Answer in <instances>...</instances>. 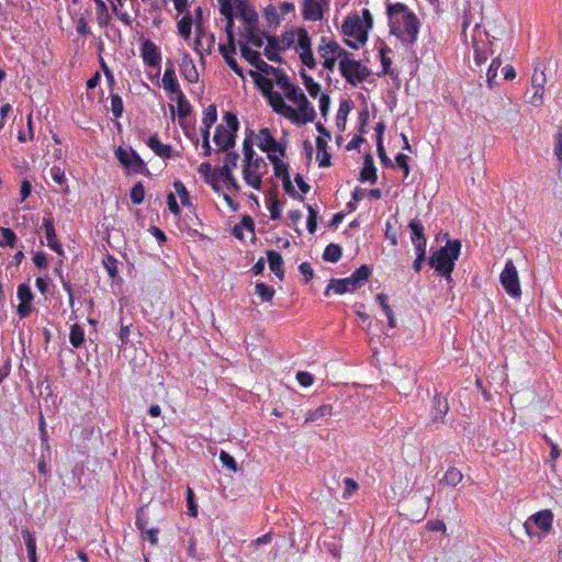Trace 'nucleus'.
I'll use <instances>...</instances> for the list:
<instances>
[{
	"mask_svg": "<svg viewBox=\"0 0 562 562\" xmlns=\"http://www.w3.org/2000/svg\"><path fill=\"white\" fill-rule=\"evenodd\" d=\"M454 259H457V239L448 240L447 246L435 251L430 256L428 263L438 276L445 278L449 283H451Z\"/></svg>",
	"mask_w": 562,
	"mask_h": 562,
	"instance_id": "nucleus-1",
	"label": "nucleus"
},
{
	"mask_svg": "<svg viewBox=\"0 0 562 562\" xmlns=\"http://www.w3.org/2000/svg\"><path fill=\"white\" fill-rule=\"evenodd\" d=\"M341 33L345 36V44L358 49L367 43L369 30L359 15L349 14L341 25Z\"/></svg>",
	"mask_w": 562,
	"mask_h": 562,
	"instance_id": "nucleus-2",
	"label": "nucleus"
},
{
	"mask_svg": "<svg viewBox=\"0 0 562 562\" xmlns=\"http://www.w3.org/2000/svg\"><path fill=\"white\" fill-rule=\"evenodd\" d=\"M226 126L220 124L215 128L213 140L222 151H227L235 146L236 134L239 127V122L236 114L225 112L223 116Z\"/></svg>",
	"mask_w": 562,
	"mask_h": 562,
	"instance_id": "nucleus-3",
	"label": "nucleus"
},
{
	"mask_svg": "<svg viewBox=\"0 0 562 562\" xmlns=\"http://www.w3.org/2000/svg\"><path fill=\"white\" fill-rule=\"evenodd\" d=\"M339 71L342 78L351 86L363 82L371 75V70L367 66L362 65L360 60L351 58V54L346 55L339 61Z\"/></svg>",
	"mask_w": 562,
	"mask_h": 562,
	"instance_id": "nucleus-4",
	"label": "nucleus"
},
{
	"mask_svg": "<svg viewBox=\"0 0 562 562\" xmlns=\"http://www.w3.org/2000/svg\"><path fill=\"white\" fill-rule=\"evenodd\" d=\"M392 34L396 35L402 43L412 45L417 40L419 32V21L414 13L405 14L403 19V27L395 26V23L391 24Z\"/></svg>",
	"mask_w": 562,
	"mask_h": 562,
	"instance_id": "nucleus-5",
	"label": "nucleus"
},
{
	"mask_svg": "<svg viewBox=\"0 0 562 562\" xmlns=\"http://www.w3.org/2000/svg\"><path fill=\"white\" fill-rule=\"evenodd\" d=\"M499 281L506 293L512 297H519L521 289L517 269L512 260H507L499 276Z\"/></svg>",
	"mask_w": 562,
	"mask_h": 562,
	"instance_id": "nucleus-6",
	"label": "nucleus"
},
{
	"mask_svg": "<svg viewBox=\"0 0 562 562\" xmlns=\"http://www.w3.org/2000/svg\"><path fill=\"white\" fill-rule=\"evenodd\" d=\"M553 522V514L550 509H542L531 515L524 524L526 532L532 537L536 535L533 528H539L542 532L547 533L551 530Z\"/></svg>",
	"mask_w": 562,
	"mask_h": 562,
	"instance_id": "nucleus-7",
	"label": "nucleus"
},
{
	"mask_svg": "<svg viewBox=\"0 0 562 562\" xmlns=\"http://www.w3.org/2000/svg\"><path fill=\"white\" fill-rule=\"evenodd\" d=\"M547 77L541 63H538L535 67L533 75L531 77V86L533 89L532 95L527 100L531 105L539 108L543 104V93Z\"/></svg>",
	"mask_w": 562,
	"mask_h": 562,
	"instance_id": "nucleus-8",
	"label": "nucleus"
},
{
	"mask_svg": "<svg viewBox=\"0 0 562 562\" xmlns=\"http://www.w3.org/2000/svg\"><path fill=\"white\" fill-rule=\"evenodd\" d=\"M293 103L297 105V110L294 109L295 115L289 114L288 120H290L291 122H293L297 125H303V124L313 122L315 120L316 112H315L314 108L311 105V103L308 102L305 94H303L302 97L299 95V99Z\"/></svg>",
	"mask_w": 562,
	"mask_h": 562,
	"instance_id": "nucleus-9",
	"label": "nucleus"
},
{
	"mask_svg": "<svg viewBox=\"0 0 562 562\" xmlns=\"http://www.w3.org/2000/svg\"><path fill=\"white\" fill-rule=\"evenodd\" d=\"M261 167H267L261 157H257L254 161H248L243 166V178L246 184L255 190L261 189L262 175L259 171Z\"/></svg>",
	"mask_w": 562,
	"mask_h": 562,
	"instance_id": "nucleus-10",
	"label": "nucleus"
},
{
	"mask_svg": "<svg viewBox=\"0 0 562 562\" xmlns=\"http://www.w3.org/2000/svg\"><path fill=\"white\" fill-rule=\"evenodd\" d=\"M317 53L321 58H339V61L342 60L346 55H350L336 40L329 36L321 37Z\"/></svg>",
	"mask_w": 562,
	"mask_h": 562,
	"instance_id": "nucleus-11",
	"label": "nucleus"
},
{
	"mask_svg": "<svg viewBox=\"0 0 562 562\" xmlns=\"http://www.w3.org/2000/svg\"><path fill=\"white\" fill-rule=\"evenodd\" d=\"M241 56L254 66L260 74L265 75H273L278 72V68H274L271 65H268L260 56V53L251 49L246 44L240 45Z\"/></svg>",
	"mask_w": 562,
	"mask_h": 562,
	"instance_id": "nucleus-12",
	"label": "nucleus"
},
{
	"mask_svg": "<svg viewBox=\"0 0 562 562\" xmlns=\"http://www.w3.org/2000/svg\"><path fill=\"white\" fill-rule=\"evenodd\" d=\"M257 146L260 150L269 154H273L279 151L282 156L285 154V149L281 146L280 143L272 136L269 128H260L257 134Z\"/></svg>",
	"mask_w": 562,
	"mask_h": 562,
	"instance_id": "nucleus-13",
	"label": "nucleus"
},
{
	"mask_svg": "<svg viewBox=\"0 0 562 562\" xmlns=\"http://www.w3.org/2000/svg\"><path fill=\"white\" fill-rule=\"evenodd\" d=\"M16 294L20 301L16 307V313L20 318H26L32 312V301L34 297L31 286L26 283L19 284Z\"/></svg>",
	"mask_w": 562,
	"mask_h": 562,
	"instance_id": "nucleus-14",
	"label": "nucleus"
},
{
	"mask_svg": "<svg viewBox=\"0 0 562 562\" xmlns=\"http://www.w3.org/2000/svg\"><path fill=\"white\" fill-rule=\"evenodd\" d=\"M45 237L47 239V246L57 252L58 255L64 254L63 245L58 241L55 231V220L52 213H47L43 218L42 226Z\"/></svg>",
	"mask_w": 562,
	"mask_h": 562,
	"instance_id": "nucleus-15",
	"label": "nucleus"
},
{
	"mask_svg": "<svg viewBox=\"0 0 562 562\" xmlns=\"http://www.w3.org/2000/svg\"><path fill=\"white\" fill-rule=\"evenodd\" d=\"M274 80L277 86L291 102H295L299 95L302 97L304 94L296 85L289 80V77L283 71L278 70V72L274 74Z\"/></svg>",
	"mask_w": 562,
	"mask_h": 562,
	"instance_id": "nucleus-16",
	"label": "nucleus"
},
{
	"mask_svg": "<svg viewBox=\"0 0 562 562\" xmlns=\"http://www.w3.org/2000/svg\"><path fill=\"white\" fill-rule=\"evenodd\" d=\"M140 56L148 67H158L161 60L159 47L149 40L143 42Z\"/></svg>",
	"mask_w": 562,
	"mask_h": 562,
	"instance_id": "nucleus-17",
	"label": "nucleus"
},
{
	"mask_svg": "<svg viewBox=\"0 0 562 562\" xmlns=\"http://www.w3.org/2000/svg\"><path fill=\"white\" fill-rule=\"evenodd\" d=\"M302 18L305 21L311 22L322 21L324 18V11L321 0H304Z\"/></svg>",
	"mask_w": 562,
	"mask_h": 562,
	"instance_id": "nucleus-18",
	"label": "nucleus"
},
{
	"mask_svg": "<svg viewBox=\"0 0 562 562\" xmlns=\"http://www.w3.org/2000/svg\"><path fill=\"white\" fill-rule=\"evenodd\" d=\"M267 43L270 45V48H274L277 50L283 52L292 47L295 43V31H285L278 36H266Z\"/></svg>",
	"mask_w": 562,
	"mask_h": 562,
	"instance_id": "nucleus-19",
	"label": "nucleus"
},
{
	"mask_svg": "<svg viewBox=\"0 0 562 562\" xmlns=\"http://www.w3.org/2000/svg\"><path fill=\"white\" fill-rule=\"evenodd\" d=\"M411 231V240L415 250H426L427 240L424 233V225L419 220H412L408 224Z\"/></svg>",
	"mask_w": 562,
	"mask_h": 562,
	"instance_id": "nucleus-20",
	"label": "nucleus"
},
{
	"mask_svg": "<svg viewBox=\"0 0 562 562\" xmlns=\"http://www.w3.org/2000/svg\"><path fill=\"white\" fill-rule=\"evenodd\" d=\"M358 286L353 283L350 277L344 279H331L324 292L325 296L329 295L330 291L336 294L342 295L348 292H355Z\"/></svg>",
	"mask_w": 562,
	"mask_h": 562,
	"instance_id": "nucleus-21",
	"label": "nucleus"
},
{
	"mask_svg": "<svg viewBox=\"0 0 562 562\" xmlns=\"http://www.w3.org/2000/svg\"><path fill=\"white\" fill-rule=\"evenodd\" d=\"M268 104L272 108L273 112L277 114H280L288 119V115H295L294 109L290 105H288L283 97L279 92H271L269 95L266 97Z\"/></svg>",
	"mask_w": 562,
	"mask_h": 562,
	"instance_id": "nucleus-22",
	"label": "nucleus"
},
{
	"mask_svg": "<svg viewBox=\"0 0 562 562\" xmlns=\"http://www.w3.org/2000/svg\"><path fill=\"white\" fill-rule=\"evenodd\" d=\"M147 146L160 158L170 159L175 156V151L170 145L162 144L158 135H151L147 140Z\"/></svg>",
	"mask_w": 562,
	"mask_h": 562,
	"instance_id": "nucleus-23",
	"label": "nucleus"
},
{
	"mask_svg": "<svg viewBox=\"0 0 562 562\" xmlns=\"http://www.w3.org/2000/svg\"><path fill=\"white\" fill-rule=\"evenodd\" d=\"M162 87L168 93L178 94L182 92L176 76L173 65L170 61L162 76Z\"/></svg>",
	"mask_w": 562,
	"mask_h": 562,
	"instance_id": "nucleus-24",
	"label": "nucleus"
},
{
	"mask_svg": "<svg viewBox=\"0 0 562 562\" xmlns=\"http://www.w3.org/2000/svg\"><path fill=\"white\" fill-rule=\"evenodd\" d=\"M359 180L361 182L369 181L371 183H375L378 180L376 168L374 166L373 158L370 154L364 156L363 167L360 171Z\"/></svg>",
	"mask_w": 562,
	"mask_h": 562,
	"instance_id": "nucleus-25",
	"label": "nucleus"
},
{
	"mask_svg": "<svg viewBox=\"0 0 562 562\" xmlns=\"http://www.w3.org/2000/svg\"><path fill=\"white\" fill-rule=\"evenodd\" d=\"M180 72L183 76V78L190 82L195 83L199 80V72L196 70V67L191 58H189L188 55H186L180 65Z\"/></svg>",
	"mask_w": 562,
	"mask_h": 562,
	"instance_id": "nucleus-26",
	"label": "nucleus"
},
{
	"mask_svg": "<svg viewBox=\"0 0 562 562\" xmlns=\"http://www.w3.org/2000/svg\"><path fill=\"white\" fill-rule=\"evenodd\" d=\"M267 259L270 270L280 280L284 278L283 259L282 256L276 250L267 251Z\"/></svg>",
	"mask_w": 562,
	"mask_h": 562,
	"instance_id": "nucleus-27",
	"label": "nucleus"
},
{
	"mask_svg": "<svg viewBox=\"0 0 562 562\" xmlns=\"http://www.w3.org/2000/svg\"><path fill=\"white\" fill-rule=\"evenodd\" d=\"M220 13L225 18V33L227 35V40H235L234 36V8L228 3H221Z\"/></svg>",
	"mask_w": 562,
	"mask_h": 562,
	"instance_id": "nucleus-28",
	"label": "nucleus"
},
{
	"mask_svg": "<svg viewBox=\"0 0 562 562\" xmlns=\"http://www.w3.org/2000/svg\"><path fill=\"white\" fill-rule=\"evenodd\" d=\"M250 76L252 77L256 87L261 91L265 98L273 92L272 80L265 77L262 74L252 70H250Z\"/></svg>",
	"mask_w": 562,
	"mask_h": 562,
	"instance_id": "nucleus-29",
	"label": "nucleus"
},
{
	"mask_svg": "<svg viewBox=\"0 0 562 562\" xmlns=\"http://www.w3.org/2000/svg\"><path fill=\"white\" fill-rule=\"evenodd\" d=\"M333 414V406L330 404H324L316 409L308 411L305 416V424L314 423L324 417Z\"/></svg>",
	"mask_w": 562,
	"mask_h": 562,
	"instance_id": "nucleus-30",
	"label": "nucleus"
},
{
	"mask_svg": "<svg viewBox=\"0 0 562 562\" xmlns=\"http://www.w3.org/2000/svg\"><path fill=\"white\" fill-rule=\"evenodd\" d=\"M97 10V22L100 27H106L111 22V15L103 0H93Z\"/></svg>",
	"mask_w": 562,
	"mask_h": 562,
	"instance_id": "nucleus-31",
	"label": "nucleus"
},
{
	"mask_svg": "<svg viewBox=\"0 0 562 562\" xmlns=\"http://www.w3.org/2000/svg\"><path fill=\"white\" fill-rule=\"evenodd\" d=\"M193 24V18L189 11L178 21L177 29L179 35L183 40H189L191 36V30Z\"/></svg>",
	"mask_w": 562,
	"mask_h": 562,
	"instance_id": "nucleus-32",
	"label": "nucleus"
},
{
	"mask_svg": "<svg viewBox=\"0 0 562 562\" xmlns=\"http://www.w3.org/2000/svg\"><path fill=\"white\" fill-rule=\"evenodd\" d=\"M268 159L271 161L273 166V172L277 178L283 180L290 177L289 166L285 162H283L273 154H269Z\"/></svg>",
	"mask_w": 562,
	"mask_h": 562,
	"instance_id": "nucleus-33",
	"label": "nucleus"
},
{
	"mask_svg": "<svg viewBox=\"0 0 562 562\" xmlns=\"http://www.w3.org/2000/svg\"><path fill=\"white\" fill-rule=\"evenodd\" d=\"M69 341L74 348H80L85 344V330L79 324H72L70 326Z\"/></svg>",
	"mask_w": 562,
	"mask_h": 562,
	"instance_id": "nucleus-34",
	"label": "nucleus"
},
{
	"mask_svg": "<svg viewBox=\"0 0 562 562\" xmlns=\"http://www.w3.org/2000/svg\"><path fill=\"white\" fill-rule=\"evenodd\" d=\"M351 110V105L349 101H342L339 104V109L336 115V125L337 128L341 132L346 130L347 116Z\"/></svg>",
	"mask_w": 562,
	"mask_h": 562,
	"instance_id": "nucleus-35",
	"label": "nucleus"
},
{
	"mask_svg": "<svg viewBox=\"0 0 562 562\" xmlns=\"http://www.w3.org/2000/svg\"><path fill=\"white\" fill-rule=\"evenodd\" d=\"M263 36L257 25L245 26V37L254 46L261 47L263 45Z\"/></svg>",
	"mask_w": 562,
	"mask_h": 562,
	"instance_id": "nucleus-36",
	"label": "nucleus"
},
{
	"mask_svg": "<svg viewBox=\"0 0 562 562\" xmlns=\"http://www.w3.org/2000/svg\"><path fill=\"white\" fill-rule=\"evenodd\" d=\"M376 301L379 302L382 311L385 313V315L387 317V325L391 328H395L396 321H395V316H394V313H393L391 306L387 304V295L384 293H379L376 295Z\"/></svg>",
	"mask_w": 562,
	"mask_h": 562,
	"instance_id": "nucleus-37",
	"label": "nucleus"
},
{
	"mask_svg": "<svg viewBox=\"0 0 562 562\" xmlns=\"http://www.w3.org/2000/svg\"><path fill=\"white\" fill-rule=\"evenodd\" d=\"M22 536L26 546L30 562H37L36 541L34 536L27 529L22 530Z\"/></svg>",
	"mask_w": 562,
	"mask_h": 562,
	"instance_id": "nucleus-38",
	"label": "nucleus"
},
{
	"mask_svg": "<svg viewBox=\"0 0 562 562\" xmlns=\"http://www.w3.org/2000/svg\"><path fill=\"white\" fill-rule=\"evenodd\" d=\"M176 101H177V113L180 119H186L189 116L192 112V106L187 100L183 92H180L176 94Z\"/></svg>",
	"mask_w": 562,
	"mask_h": 562,
	"instance_id": "nucleus-39",
	"label": "nucleus"
},
{
	"mask_svg": "<svg viewBox=\"0 0 562 562\" xmlns=\"http://www.w3.org/2000/svg\"><path fill=\"white\" fill-rule=\"evenodd\" d=\"M502 65V60L499 57H496L492 60L488 69H487V72H486V82L488 85V87L491 89H493L494 87H497L499 83L496 81V77H497V71H498V68L501 67Z\"/></svg>",
	"mask_w": 562,
	"mask_h": 562,
	"instance_id": "nucleus-40",
	"label": "nucleus"
},
{
	"mask_svg": "<svg viewBox=\"0 0 562 562\" xmlns=\"http://www.w3.org/2000/svg\"><path fill=\"white\" fill-rule=\"evenodd\" d=\"M449 406L446 398H441L439 396L434 397V411H432V418L434 420H439L445 417V415L448 413Z\"/></svg>",
	"mask_w": 562,
	"mask_h": 562,
	"instance_id": "nucleus-41",
	"label": "nucleus"
},
{
	"mask_svg": "<svg viewBox=\"0 0 562 562\" xmlns=\"http://www.w3.org/2000/svg\"><path fill=\"white\" fill-rule=\"evenodd\" d=\"M341 247L337 244H329L323 252V259L328 262H337L341 258Z\"/></svg>",
	"mask_w": 562,
	"mask_h": 562,
	"instance_id": "nucleus-42",
	"label": "nucleus"
},
{
	"mask_svg": "<svg viewBox=\"0 0 562 562\" xmlns=\"http://www.w3.org/2000/svg\"><path fill=\"white\" fill-rule=\"evenodd\" d=\"M243 229H247L250 233H254L255 223L249 215H245L240 223L234 226L233 233L237 238L243 239Z\"/></svg>",
	"mask_w": 562,
	"mask_h": 562,
	"instance_id": "nucleus-43",
	"label": "nucleus"
},
{
	"mask_svg": "<svg viewBox=\"0 0 562 562\" xmlns=\"http://www.w3.org/2000/svg\"><path fill=\"white\" fill-rule=\"evenodd\" d=\"M300 74L310 95L316 98L321 92L319 83L314 81V79L310 75H307L304 69H302Z\"/></svg>",
	"mask_w": 562,
	"mask_h": 562,
	"instance_id": "nucleus-44",
	"label": "nucleus"
},
{
	"mask_svg": "<svg viewBox=\"0 0 562 562\" xmlns=\"http://www.w3.org/2000/svg\"><path fill=\"white\" fill-rule=\"evenodd\" d=\"M297 36V46L301 50H310L312 49V41L308 35V32L304 27H300L295 31V37Z\"/></svg>",
	"mask_w": 562,
	"mask_h": 562,
	"instance_id": "nucleus-45",
	"label": "nucleus"
},
{
	"mask_svg": "<svg viewBox=\"0 0 562 562\" xmlns=\"http://www.w3.org/2000/svg\"><path fill=\"white\" fill-rule=\"evenodd\" d=\"M0 235H1V240H0L1 246H9L10 248L15 247L18 237L11 228L0 227Z\"/></svg>",
	"mask_w": 562,
	"mask_h": 562,
	"instance_id": "nucleus-46",
	"label": "nucleus"
},
{
	"mask_svg": "<svg viewBox=\"0 0 562 562\" xmlns=\"http://www.w3.org/2000/svg\"><path fill=\"white\" fill-rule=\"evenodd\" d=\"M256 294L261 299L262 302H270L274 296V289L267 285L263 282H259L255 286Z\"/></svg>",
	"mask_w": 562,
	"mask_h": 562,
	"instance_id": "nucleus-47",
	"label": "nucleus"
},
{
	"mask_svg": "<svg viewBox=\"0 0 562 562\" xmlns=\"http://www.w3.org/2000/svg\"><path fill=\"white\" fill-rule=\"evenodd\" d=\"M371 274V269L367 265L360 266L350 276L353 283L359 288V283L367 281Z\"/></svg>",
	"mask_w": 562,
	"mask_h": 562,
	"instance_id": "nucleus-48",
	"label": "nucleus"
},
{
	"mask_svg": "<svg viewBox=\"0 0 562 562\" xmlns=\"http://www.w3.org/2000/svg\"><path fill=\"white\" fill-rule=\"evenodd\" d=\"M131 201L133 204L139 205L144 202L145 199V188L140 181L136 182L131 189Z\"/></svg>",
	"mask_w": 562,
	"mask_h": 562,
	"instance_id": "nucleus-49",
	"label": "nucleus"
},
{
	"mask_svg": "<svg viewBox=\"0 0 562 562\" xmlns=\"http://www.w3.org/2000/svg\"><path fill=\"white\" fill-rule=\"evenodd\" d=\"M217 120V109L215 104H210L203 112L202 125L212 127Z\"/></svg>",
	"mask_w": 562,
	"mask_h": 562,
	"instance_id": "nucleus-50",
	"label": "nucleus"
},
{
	"mask_svg": "<svg viewBox=\"0 0 562 562\" xmlns=\"http://www.w3.org/2000/svg\"><path fill=\"white\" fill-rule=\"evenodd\" d=\"M133 151L134 150H126L123 147H119L115 150V157L120 161V164L125 167L126 169H130L132 167V158H133Z\"/></svg>",
	"mask_w": 562,
	"mask_h": 562,
	"instance_id": "nucleus-51",
	"label": "nucleus"
},
{
	"mask_svg": "<svg viewBox=\"0 0 562 562\" xmlns=\"http://www.w3.org/2000/svg\"><path fill=\"white\" fill-rule=\"evenodd\" d=\"M173 188H175L176 193L180 198L181 204L183 206H190L191 205L190 194H189L186 186L181 181L177 180L173 182Z\"/></svg>",
	"mask_w": 562,
	"mask_h": 562,
	"instance_id": "nucleus-52",
	"label": "nucleus"
},
{
	"mask_svg": "<svg viewBox=\"0 0 562 562\" xmlns=\"http://www.w3.org/2000/svg\"><path fill=\"white\" fill-rule=\"evenodd\" d=\"M412 13L408 11L407 7L404 3H392L387 5V14L390 16L391 24L394 23L393 19L397 14H402V19H404L405 14Z\"/></svg>",
	"mask_w": 562,
	"mask_h": 562,
	"instance_id": "nucleus-53",
	"label": "nucleus"
},
{
	"mask_svg": "<svg viewBox=\"0 0 562 562\" xmlns=\"http://www.w3.org/2000/svg\"><path fill=\"white\" fill-rule=\"evenodd\" d=\"M240 9L239 15L246 21L247 25H257V13L254 9L247 8L245 4L238 7Z\"/></svg>",
	"mask_w": 562,
	"mask_h": 562,
	"instance_id": "nucleus-54",
	"label": "nucleus"
},
{
	"mask_svg": "<svg viewBox=\"0 0 562 562\" xmlns=\"http://www.w3.org/2000/svg\"><path fill=\"white\" fill-rule=\"evenodd\" d=\"M306 207L308 211L306 227L311 234H314L316 231V227H317L318 212L314 206H312L310 204Z\"/></svg>",
	"mask_w": 562,
	"mask_h": 562,
	"instance_id": "nucleus-55",
	"label": "nucleus"
},
{
	"mask_svg": "<svg viewBox=\"0 0 562 562\" xmlns=\"http://www.w3.org/2000/svg\"><path fill=\"white\" fill-rule=\"evenodd\" d=\"M111 111L115 119L121 117L123 114V100L119 94H111Z\"/></svg>",
	"mask_w": 562,
	"mask_h": 562,
	"instance_id": "nucleus-56",
	"label": "nucleus"
},
{
	"mask_svg": "<svg viewBox=\"0 0 562 562\" xmlns=\"http://www.w3.org/2000/svg\"><path fill=\"white\" fill-rule=\"evenodd\" d=\"M186 494H187L188 515L191 517H196L199 510H198V504L195 503V499H194V492L190 486H188Z\"/></svg>",
	"mask_w": 562,
	"mask_h": 562,
	"instance_id": "nucleus-57",
	"label": "nucleus"
},
{
	"mask_svg": "<svg viewBox=\"0 0 562 562\" xmlns=\"http://www.w3.org/2000/svg\"><path fill=\"white\" fill-rule=\"evenodd\" d=\"M243 151H244V164L248 161H254L257 157H255V151L252 148V140L250 137H246L243 142Z\"/></svg>",
	"mask_w": 562,
	"mask_h": 562,
	"instance_id": "nucleus-58",
	"label": "nucleus"
},
{
	"mask_svg": "<svg viewBox=\"0 0 562 562\" xmlns=\"http://www.w3.org/2000/svg\"><path fill=\"white\" fill-rule=\"evenodd\" d=\"M386 52H390V48L383 46L380 49V57H381V64H382V72L384 75H393V70L391 68L392 60L390 57L386 56Z\"/></svg>",
	"mask_w": 562,
	"mask_h": 562,
	"instance_id": "nucleus-59",
	"label": "nucleus"
},
{
	"mask_svg": "<svg viewBox=\"0 0 562 562\" xmlns=\"http://www.w3.org/2000/svg\"><path fill=\"white\" fill-rule=\"evenodd\" d=\"M220 461L223 464V467L227 468L228 470L236 472L237 471V463L235 459L226 451H221L220 453Z\"/></svg>",
	"mask_w": 562,
	"mask_h": 562,
	"instance_id": "nucleus-60",
	"label": "nucleus"
},
{
	"mask_svg": "<svg viewBox=\"0 0 562 562\" xmlns=\"http://www.w3.org/2000/svg\"><path fill=\"white\" fill-rule=\"evenodd\" d=\"M135 525L137 527V529L142 532V531H145V529H147V525H148V517L146 516V513H145V507L142 506L140 508H138L137 513H136V520H135Z\"/></svg>",
	"mask_w": 562,
	"mask_h": 562,
	"instance_id": "nucleus-61",
	"label": "nucleus"
},
{
	"mask_svg": "<svg viewBox=\"0 0 562 562\" xmlns=\"http://www.w3.org/2000/svg\"><path fill=\"white\" fill-rule=\"evenodd\" d=\"M300 59L303 65L308 67L310 69H314L316 67V59L314 57L313 50H302L300 53Z\"/></svg>",
	"mask_w": 562,
	"mask_h": 562,
	"instance_id": "nucleus-62",
	"label": "nucleus"
},
{
	"mask_svg": "<svg viewBox=\"0 0 562 562\" xmlns=\"http://www.w3.org/2000/svg\"><path fill=\"white\" fill-rule=\"evenodd\" d=\"M117 261L112 255H106L103 260V265L111 278H114L117 274Z\"/></svg>",
	"mask_w": 562,
	"mask_h": 562,
	"instance_id": "nucleus-63",
	"label": "nucleus"
},
{
	"mask_svg": "<svg viewBox=\"0 0 562 562\" xmlns=\"http://www.w3.org/2000/svg\"><path fill=\"white\" fill-rule=\"evenodd\" d=\"M554 155L560 165H562V132H557L554 135Z\"/></svg>",
	"mask_w": 562,
	"mask_h": 562,
	"instance_id": "nucleus-64",
	"label": "nucleus"
}]
</instances>
